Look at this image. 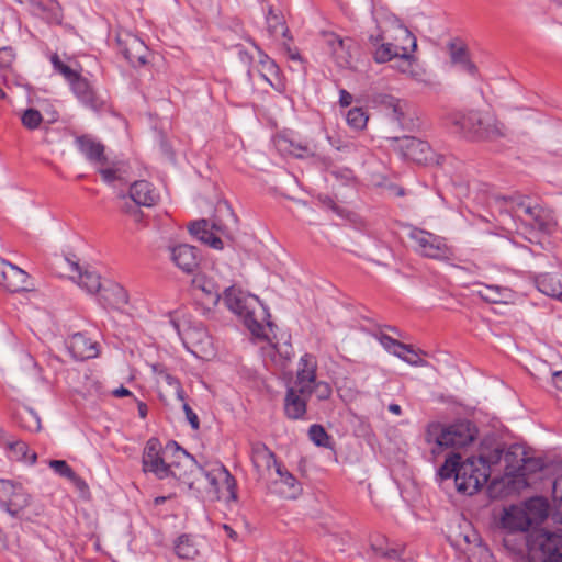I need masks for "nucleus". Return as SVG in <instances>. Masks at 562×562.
Masks as SVG:
<instances>
[{
	"instance_id": "1",
	"label": "nucleus",
	"mask_w": 562,
	"mask_h": 562,
	"mask_svg": "<svg viewBox=\"0 0 562 562\" xmlns=\"http://www.w3.org/2000/svg\"><path fill=\"white\" fill-rule=\"evenodd\" d=\"M375 31L369 34L373 59L379 64L393 60L406 50L417 49L415 35L392 12L380 9L373 14Z\"/></svg>"
},
{
	"instance_id": "2",
	"label": "nucleus",
	"mask_w": 562,
	"mask_h": 562,
	"mask_svg": "<svg viewBox=\"0 0 562 562\" xmlns=\"http://www.w3.org/2000/svg\"><path fill=\"white\" fill-rule=\"evenodd\" d=\"M452 123L461 133L479 140H497L506 136L504 123L491 113L469 111L453 115Z\"/></svg>"
},
{
	"instance_id": "3",
	"label": "nucleus",
	"mask_w": 562,
	"mask_h": 562,
	"mask_svg": "<svg viewBox=\"0 0 562 562\" xmlns=\"http://www.w3.org/2000/svg\"><path fill=\"white\" fill-rule=\"evenodd\" d=\"M257 301L256 296H249L235 286L224 291V303L228 310L244 318L245 325L251 334L258 338H268L263 325L255 317L251 302Z\"/></svg>"
},
{
	"instance_id": "4",
	"label": "nucleus",
	"mask_w": 562,
	"mask_h": 562,
	"mask_svg": "<svg viewBox=\"0 0 562 562\" xmlns=\"http://www.w3.org/2000/svg\"><path fill=\"white\" fill-rule=\"evenodd\" d=\"M166 451H171L175 457L170 476L183 482L192 488L194 483L204 474V469L176 441H169L166 445Z\"/></svg>"
},
{
	"instance_id": "5",
	"label": "nucleus",
	"mask_w": 562,
	"mask_h": 562,
	"mask_svg": "<svg viewBox=\"0 0 562 562\" xmlns=\"http://www.w3.org/2000/svg\"><path fill=\"white\" fill-rule=\"evenodd\" d=\"M488 477V472L475 462L474 457L468 458L461 463L456 474L457 491L473 495L487 482Z\"/></svg>"
},
{
	"instance_id": "6",
	"label": "nucleus",
	"mask_w": 562,
	"mask_h": 562,
	"mask_svg": "<svg viewBox=\"0 0 562 562\" xmlns=\"http://www.w3.org/2000/svg\"><path fill=\"white\" fill-rule=\"evenodd\" d=\"M409 238L415 244V250L424 257L442 260L448 259L451 255L450 248L441 236L424 229L414 228L409 233Z\"/></svg>"
},
{
	"instance_id": "7",
	"label": "nucleus",
	"mask_w": 562,
	"mask_h": 562,
	"mask_svg": "<svg viewBox=\"0 0 562 562\" xmlns=\"http://www.w3.org/2000/svg\"><path fill=\"white\" fill-rule=\"evenodd\" d=\"M166 448L162 450L161 443L157 438H150L144 448L142 456V465L145 473H153L158 480L170 476L172 462L167 463L162 454L167 453Z\"/></svg>"
},
{
	"instance_id": "8",
	"label": "nucleus",
	"mask_w": 562,
	"mask_h": 562,
	"mask_svg": "<svg viewBox=\"0 0 562 562\" xmlns=\"http://www.w3.org/2000/svg\"><path fill=\"white\" fill-rule=\"evenodd\" d=\"M390 138L404 158L422 165L434 160L432 149L427 142L411 136H392Z\"/></svg>"
},
{
	"instance_id": "9",
	"label": "nucleus",
	"mask_w": 562,
	"mask_h": 562,
	"mask_svg": "<svg viewBox=\"0 0 562 562\" xmlns=\"http://www.w3.org/2000/svg\"><path fill=\"white\" fill-rule=\"evenodd\" d=\"M0 285L11 293L34 290L29 273L5 259H0Z\"/></svg>"
},
{
	"instance_id": "10",
	"label": "nucleus",
	"mask_w": 562,
	"mask_h": 562,
	"mask_svg": "<svg viewBox=\"0 0 562 562\" xmlns=\"http://www.w3.org/2000/svg\"><path fill=\"white\" fill-rule=\"evenodd\" d=\"M116 42L121 53L133 67L147 64L148 47L139 37L128 31H121L117 33Z\"/></svg>"
},
{
	"instance_id": "11",
	"label": "nucleus",
	"mask_w": 562,
	"mask_h": 562,
	"mask_svg": "<svg viewBox=\"0 0 562 562\" xmlns=\"http://www.w3.org/2000/svg\"><path fill=\"white\" fill-rule=\"evenodd\" d=\"M0 504L10 515L18 516L30 504V495L21 484L0 480Z\"/></svg>"
},
{
	"instance_id": "12",
	"label": "nucleus",
	"mask_w": 562,
	"mask_h": 562,
	"mask_svg": "<svg viewBox=\"0 0 562 562\" xmlns=\"http://www.w3.org/2000/svg\"><path fill=\"white\" fill-rule=\"evenodd\" d=\"M202 476L207 480L216 498H220V494L225 490L228 493L229 499H237L236 480L224 465H217L210 471L204 470Z\"/></svg>"
},
{
	"instance_id": "13",
	"label": "nucleus",
	"mask_w": 562,
	"mask_h": 562,
	"mask_svg": "<svg viewBox=\"0 0 562 562\" xmlns=\"http://www.w3.org/2000/svg\"><path fill=\"white\" fill-rule=\"evenodd\" d=\"M535 543L542 553V562H562V528L554 532L540 531Z\"/></svg>"
},
{
	"instance_id": "14",
	"label": "nucleus",
	"mask_w": 562,
	"mask_h": 562,
	"mask_svg": "<svg viewBox=\"0 0 562 562\" xmlns=\"http://www.w3.org/2000/svg\"><path fill=\"white\" fill-rule=\"evenodd\" d=\"M448 429L447 425L439 422L428 423L425 427L424 441L428 446L432 460H436L446 449H448Z\"/></svg>"
},
{
	"instance_id": "15",
	"label": "nucleus",
	"mask_w": 562,
	"mask_h": 562,
	"mask_svg": "<svg viewBox=\"0 0 562 562\" xmlns=\"http://www.w3.org/2000/svg\"><path fill=\"white\" fill-rule=\"evenodd\" d=\"M317 371V360L315 356L305 353L301 357L296 373L294 387L303 395H311L312 384L315 383Z\"/></svg>"
},
{
	"instance_id": "16",
	"label": "nucleus",
	"mask_w": 562,
	"mask_h": 562,
	"mask_svg": "<svg viewBox=\"0 0 562 562\" xmlns=\"http://www.w3.org/2000/svg\"><path fill=\"white\" fill-rule=\"evenodd\" d=\"M448 448H462L474 441L477 430L469 420H458L447 425Z\"/></svg>"
},
{
	"instance_id": "17",
	"label": "nucleus",
	"mask_w": 562,
	"mask_h": 562,
	"mask_svg": "<svg viewBox=\"0 0 562 562\" xmlns=\"http://www.w3.org/2000/svg\"><path fill=\"white\" fill-rule=\"evenodd\" d=\"M171 260L187 273H191L199 266V254L195 247L181 244L170 248Z\"/></svg>"
},
{
	"instance_id": "18",
	"label": "nucleus",
	"mask_w": 562,
	"mask_h": 562,
	"mask_svg": "<svg viewBox=\"0 0 562 562\" xmlns=\"http://www.w3.org/2000/svg\"><path fill=\"white\" fill-rule=\"evenodd\" d=\"M68 350L77 360L95 358L99 353L98 344L81 333H76L69 338Z\"/></svg>"
},
{
	"instance_id": "19",
	"label": "nucleus",
	"mask_w": 562,
	"mask_h": 562,
	"mask_svg": "<svg viewBox=\"0 0 562 562\" xmlns=\"http://www.w3.org/2000/svg\"><path fill=\"white\" fill-rule=\"evenodd\" d=\"M380 342L387 351L412 366H424L425 363L409 345L402 344L386 335H381Z\"/></svg>"
},
{
	"instance_id": "20",
	"label": "nucleus",
	"mask_w": 562,
	"mask_h": 562,
	"mask_svg": "<svg viewBox=\"0 0 562 562\" xmlns=\"http://www.w3.org/2000/svg\"><path fill=\"white\" fill-rule=\"evenodd\" d=\"M70 85L74 93L86 106L97 111L103 105V101L97 95L87 79L79 76Z\"/></svg>"
},
{
	"instance_id": "21",
	"label": "nucleus",
	"mask_w": 562,
	"mask_h": 562,
	"mask_svg": "<svg viewBox=\"0 0 562 562\" xmlns=\"http://www.w3.org/2000/svg\"><path fill=\"white\" fill-rule=\"evenodd\" d=\"M311 395H303L299 389L292 386L288 389L284 400V411L289 418L299 419L306 413V400Z\"/></svg>"
},
{
	"instance_id": "22",
	"label": "nucleus",
	"mask_w": 562,
	"mask_h": 562,
	"mask_svg": "<svg viewBox=\"0 0 562 562\" xmlns=\"http://www.w3.org/2000/svg\"><path fill=\"white\" fill-rule=\"evenodd\" d=\"M502 521L504 527L515 531H526L533 526L522 506H512L506 509Z\"/></svg>"
},
{
	"instance_id": "23",
	"label": "nucleus",
	"mask_w": 562,
	"mask_h": 562,
	"mask_svg": "<svg viewBox=\"0 0 562 562\" xmlns=\"http://www.w3.org/2000/svg\"><path fill=\"white\" fill-rule=\"evenodd\" d=\"M330 47L331 55L340 67H347L351 63L350 45L351 40H342L340 36L331 33L327 35L326 40Z\"/></svg>"
},
{
	"instance_id": "24",
	"label": "nucleus",
	"mask_w": 562,
	"mask_h": 562,
	"mask_svg": "<svg viewBox=\"0 0 562 562\" xmlns=\"http://www.w3.org/2000/svg\"><path fill=\"white\" fill-rule=\"evenodd\" d=\"M131 199L138 205L151 206L158 200V194L148 181H135L130 188Z\"/></svg>"
},
{
	"instance_id": "25",
	"label": "nucleus",
	"mask_w": 562,
	"mask_h": 562,
	"mask_svg": "<svg viewBox=\"0 0 562 562\" xmlns=\"http://www.w3.org/2000/svg\"><path fill=\"white\" fill-rule=\"evenodd\" d=\"M154 371L157 373V383L159 386V397L162 402H166V395L164 393L165 387H169L176 394L177 398L180 401H184V392L182 390L181 383L168 373L164 368H160L159 364H155L153 367Z\"/></svg>"
},
{
	"instance_id": "26",
	"label": "nucleus",
	"mask_w": 562,
	"mask_h": 562,
	"mask_svg": "<svg viewBox=\"0 0 562 562\" xmlns=\"http://www.w3.org/2000/svg\"><path fill=\"white\" fill-rule=\"evenodd\" d=\"M251 460L259 473L270 471L273 464H276L274 453L262 442L251 445Z\"/></svg>"
},
{
	"instance_id": "27",
	"label": "nucleus",
	"mask_w": 562,
	"mask_h": 562,
	"mask_svg": "<svg viewBox=\"0 0 562 562\" xmlns=\"http://www.w3.org/2000/svg\"><path fill=\"white\" fill-rule=\"evenodd\" d=\"M76 143L80 151L92 162L104 164V146L92 139L91 137L83 135L76 139Z\"/></svg>"
},
{
	"instance_id": "28",
	"label": "nucleus",
	"mask_w": 562,
	"mask_h": 562,
	"mask_svg": "<svg viewBox=\"0 0 562 562\" xmlns=\"http://www.w3.org/2000/svg\"><path fill=\"white\" fill-rule=\"evenodd\" d=\"M189 232L214 249H223V241L209 229V222L200 220L189 225Z\"/></svg>"
},
{
	"instance_id": "29",
	"label": "nucleus",
	"mask_w": 562,
	"mask_h": 562,
	"mask_svg": "<svg viewBox=\"0 0 562 562\" xmlns=\"http://www.w3.org/2000/svg\"><path fill=\"white\" fill-rule=\"evenodd\" d=\"M451 543L461 552L467 553L470 546L480 542L482 539L476 530L470 524H465L461 529L450 536Z\"/></svg>"
},
{
	"instance_id": "30",
	"label": "nucleus",
	"mask_w": 562,
	"mask_h": 562,
	"mask_svg": "<svg viewBox=\"0 0 562 562\" xmlns=\"http://www.w3.org/2000/svg\"><path fill=\"white\" fill-rule=\"evenodd\" d=\"M370 548L375 555L387 560L401 559L403 553V547L390 548L387 539L381 535L371 538Z\"/></svg>"
},
{
	"instance_id": "31",
	"label": "nucleus",
	"mask_w": 562,
	"mask_h": 562,
	"mask_svg": "<svg viewBox=\"0 0 562 562\" xmlns=\"http://www.w3.org/2000/svg\"><path fill=\"white\" fill-rule=\"evenodd\" d=\"M535 283L543 294L562 301V284L555 276L550 273L539 274L536 277Z\"/></svg>"
},
{
	"instance_id": "32",
	"label": "nucleus",
	"mask_w": 562,
	"mask_h": 562,
	"mask_svg": "<svg viewBox=\"0 0 562 562\" xmlns=\"http://www.w3.org/2000/svg\"><path fill=\"white\" fill-rule=\"evenodd\" d=\"M102 300L111 307L122 310L128 304V293L120 284H111L101 294Z\"/></svg>"
},
{
	"instance_id": "33",
	"label": "nucleus",
	"mask_w": 562,
	"mask_h": 562,
	"mask_svg": "<svg viewBox=\"0 0 562 562\" xmlns=\"http://www.w3.org/2000/svg\"><path fill=\"white\" fill-rule=\"evenodd\" d=\"M532 525L541 524L549 514V504L543 497H532L525 502L524 506Z\"/></svg>"
},
{
	"instance_id": "34",
	"label": "nucleus",
	"mask_w": 562,
	"mask_h": 562,
	"mask_svg": "<svg viewBox=\"0 0 562 562\" xmlns=\"http://www.w3.org/2000/svg\"><path fill=\"white\" fill-rule=\"evenodd\" d=\"M525 213L529 218L526 223L532 228L542 233H551L554 224L552 221L538 207L527 206Z\"/></svg>"
},
{
	"instance_id": "35",
	"label": "nucleus",
	"mask_w": 562,
	"mask_h": 562,
	"mask_svg": "<svg viewBox=\"0 0 562 562\" xmlns=\"http://www.w3.org/2000/svg\"><path fill=\"white\" fill-rule=\"evenodd\" d=\"M74 272L78 273V284L89 293H97L101 290L100 276L93 271H82L77 262L70 263Z\"/></svg>"
},
{
	"instance_id": "36",
	"label": "nucleus",
	"mask_w": 562,
	"mask_h": 562,
	"mask_svg": "<svg viewBox=\"0 0 562 562\" xmlns=\"http://www.w3.org/2000/svg\"><path fill=\"white\" fill-rule=\"evenodd\" d=\"M274 486L278 487V493L289 499H295L302 493V487L296 477L293 474H284L283 479H279L274 482Z\"/></svg>"
},
{
	"instance_id": "37",
	"label": "nucleus",
	"mask_w": 562,
	"mask_h": 562,
	"mask_svg": "<svg viewBox=\"0 0 562 562\" xmlns=\"http://www.w3.org/2000/svg\"><path fill=\"white\" fill-rule=\"evenodd\" d=\"M194 290H200L210 299L212 304H217L221 299L220 288L215 282L203 274L195 276L192 280Z\"/></svg>"
},
{
	"instance_id": "38",
	"label": "nucleus",
	"mask_w": 562,
	"mask_h": 562,
	"mask_svg": "<svg viewBox=\"0 0 562 562\" xmlns=\"http://www.w3.org/2000/svg\"><path fill=\"white\" fill-rule=\"evenodd\" d=\"M477 293L484 301L493 304L504 303L512 296L507 288L498 285H482Z\"/></svg>"
},
{
	"instance_id": "39",
	"label": "nucleus",
	"mask_w": 562,
	"mask_h": 562,
	"mask_svg": "<svg viewBox=\"0 0 562 562\" xmlns=\"http://www.w3.org/2000/svg\"><path fill=\"white\" fill-rule=\"evenodd\" d=\"M504 449L499 446H495L492 449H484L479 457H474L476 463L480 467H484L488 472V476L492 473L493 467L499 464L503 459Z\"/></svg>"
},
{
	"instance_id": "40",
	"label": "nucleus",
	"mask_w": 562,
	"mask_h": 562,
	"mask_svg": "<svg viewBox=\"0 0 562 562\" xmlns=\"http://www.w3.org/2000/svg\"><path fill=\"white\" fill-rule=\"evenodd\" d=\"M450 57L453 64L461 65L464 70L470 74H475L476 67L473 63L470 61L468 50L462 45H457L456 43L449 44Z\"/></svg>"
},
{
	"instance_id": "41",
	"label": "nucleus",
	"mask_w": 562,
	"mask_h": 562,
	"mask_svg": "<svg viewBox=\"0 0 562 562\" xmlns=\"http://www.w3.org/2000/svg\"><path fill=\"white\" fill-rule=\"evenodd\" d=\"M461 460V456L459 453H450L445 463L439 468L438 470V477L442 481V480H447V479H450V477H454L456 479V474L458 473L459 471V467L461 465L462 462H460Z\"/></svg>"
},
{
	"instance_id": "42",
	"label": "nucleus",
	"mask_w": 562,
	"mask_h": 562,
	"mask_svg": "<svg viewBox=\"0 0 562 562\" xmlns=\"http://www.w3.org/2000/svg\"><path fill=\"white\" fill-rule=\"evenodd\" d=\"M20 426L24 429L35 432L41 430V419L38 415L31 408H23L19 415Z\"/></svg>"
},
{
	"instance_id": "43",
	"label": "nucleus",
	"mask_w": 562,
	"mask_h": 562,
	"mask_svg": "<svg viewBox=\"0 0 562 562\" xmlns=\"http://www.w3.org/2000/svg\"><path fill=\"white\" fill-rule=\"evenodd\" d=\"M415 50H406V52H402L398 55L394 56V58H393V60H395L394 68L397 69L402 74L413 77L415 75L413 66L416 60L415 56L413 54Z\"/></svg>"
},
{
	"instance_id": "44",
	"label": "nucleus",
	"mask_w": 562,
	"mask_h": 562,
	"mask_svg": "<svg viewBox=\"0 0 562 562\" xmlns=\"http://www.w3.org/2000/svg\"><path fill=\"white\" fill-rule=\"evenodd\" d=\"M464 554L469 562H493V555L488 548L482 543V540L470 546Z\"/></svg>"
},
{
	"instance_id": "45",
	"label": "nucleus",
	"mask_w": 562,
	"mask_h": 562,
	"mask_svg": "<svg viewBox=\"0 0 562 562\" xmlns=\"http://www.w3.org/2000/svg\"><path fill=\"white\" fill-rule=\"evenodd\" d=\"M524 456L525 452L518 446H513L507 451H504L503 459L506 463V469L508 470V472L522 470L521 457Z\"/></svg>"
},
{
	"instance_id": "46",
	"label": "nucleus",
	"mask_w": 562,
	"mask_h": 562,
	"mask_svg": "<svg viewBox=\"0 0 562 562\" xmlns=\"http://www.w3.org/2000/svg\"><path fill=\"white\" fill-rule=\"evenodd\" d=\"M175 551L177 555L182 559H191L198 553V549L192 542V539L187 535H182L177 539Z\"/></svg>"
},
{
	"instance_id": "47",
	"label": "nucleus",
	"mask_w": 562,
	"mask_h": 562,
	"mask_svg": "<svg viewBox=\"0 0 562 562\" xmlns=\"http://www.w3.org/2000/svg\"><path fill=\"white\" fill-rule=\"evenodd\" d=\"M9 449L18 461L29 462L30 464L36 462L37 454L35 452L29 454V447L24 441L10 442Z\"/></svg>"
},
{
	"instance_id": "48",
	"label": "nucleus",
	"mask_w": 562,
	"mask_h": 562,
	"mask_svg": "<svg viewBox=\"0 0 562 562\" xmlns=\"http://www.w3.org/2000/svg\"><path fill=\"white\" fill-rule=\"evenodd\" d=\"M266 19L270 34L276 35L282 33L283 36L286 35L289 30L285 27V22L281 14H277L273 9L270 8Z\"/></svg>"
},
{
	"instance_id": "49",
	"label": "nucleus",
	"mask_w": 562,
	"mask_h": 562,
	"mask_svg": "<svg viewBox=\"0 0 562 562\" xmlns=\"http://www.w3.org/2000/svg\"><path fill=\"white\" fill-rule=\"evenodd\" d=\"M407 103L403 100L402 103L395 105L390 112L386 113L387 117L402 130H407L409 120L406 116Z\"/></svg>"
},
{
	"instance_id": "50",
	"label": "nucleus",
	"mask_w": 562,
	"mask_h": 562,
	"mask_svg": "<svg viewBox=\"0 0 562 562\" xmlns=\"http://www.w3.org/2000/svg\"><path fill=\"white\" fill-rule=\"evenodd\" d=\"M346 120L352 128L361 130L368 122V115L361 108H353L348 111Z\"/></svg>"
},
{
	"instance_id": "51",
	"label": "nucleus",
	"mask_w": 562,
	"mask_h": 562,
	"mask_svg": "<svg viewBox=\"0 0 562 562\" xmlns=\"http://www.w3.org/2000/svg\"><path fill=\"white\" fill-rule=\"evenodd\" d=\"M308 437L318 447H329L330 437L321 425H312L308 429Z\"/></svg>"
},
{
	"instance_id": "52",
	"label": "nucleus",
	"mask_w": 562,
	"mask_h": 562,
	"mask_svg": "<svg viewBox=\"0 0 562 562\" xmlns=\"http://www.w3.org/2000/svg\"><path fill=\"white\" fill-rule=\"evenodd\" d=\"M22 124L29 130L37 128L43 122V116L40 111L31 108L24 111L21 116Z\"/></svg>"
},
{
	"instance_id": "53",
	"label": "nucleus",
	"mask_w": 562,
	"mask_h": 562,
	"mask_svg": "<svg viewBox=\"0 0 562 562\" xmlns=\"http://www.w3.org/2000/svg\"><path fill=\"white\" fill-rule=\"evenodd\" d=\"M52 64L59 74H61L70 83L75 80V78L79 77L75 70H72L69 66L65 65L58 57L57 54H54L50 58Z\"/></svg>"
},
{
	"instance_id": "54",
	"label": "nucleus",
	"mask_w": 562,
	"mask_h": 562,
	"mask_svg": "<svg viewBox=\"0 0 562 562\" xmlns=\"http://www.w3.org/2000/svg\"><path fill=\"white\" fill-rule=\"evenodd\" d=\"M279 146L295 157H303L304 154H310V149L306 146L294 144L292 140L282 139Z\"/></svg>"
},
{
	"instance_id": "55",
	"label": "nucleus",
	"mask_w": 562,
	"mask_h": 562,
	"mask_svg": "<svg viewBox=\"0 0 562 562\" xmlns=\"http://www.w3.org/2000/svg\"><path fill=\"white\" fill-rule=\"evenodd\" d=\"M260 65L262 69L259 70L260 76L267 80L270 85H272L269 75L277 74V65L270 59L267 55H261Z\"/></svg>"
},
{
	"instance_id": "56",
	"label": "nucleus",
	"mask_w": 562,
	"mask_h": 562,
	"mask_svg": "<svg viewBox=\"0 0 562 562\" xmlns=\"http://www.w3.org/2000/svg\"><path fill=\"white\" fill-rule=\"evenodd\" d=\"M331 392V386L325 381H316L311 387V395L314 393L321 401L329 398Z\"/></svg>"
},
{
	"instance_id": "57",
	"label": "nucleus",
	"mask_w": 562,
	"mask_h": 562,
	"mask_svg": "<svg viewBox=\"0 0 562 562\" xmlns=\"http://www.w3.org/2000/svg\"><path fill=\"white\" fill-rule=\"evenodd\" d=\"M49 467L60 476L69 479L75 472L64 460H50Z\"/></svg>"
},
{
	"instance_id": "58",
	"label": "nucleus",
	"mask_w": 562,
	"mask_h": 562,
	"mask_svg": "<svg viewBox=\"0 0 562 562\" xmlns=\"http://www.w3.org/2000/svg\"><path fill=\"white\" fill-rule=\"evenodd\" d=\"M552 496L557 509L562 513V475L553 482Z\"/></svg>"
},
{
	"instance_id": "59",
	"label": "nucleus",
	"mask_w": 562,
	"mask_h": 562,
	"mask_svg": "<svg viewBox=\"0 0 562 562\" xmlns=\"http://www.w3.org/2000/svg\"><path fill=\"white\" fill-rule=\"evenodd\" d=\"M521 462H522V470H521L522 474H525L527 471L535 472V471L541 470L543 467V462L541 460L528 458V457H526V454L524 457H521Z\"/></svg>"
},
{
	"instance_id": "60",
	"label": "nucleus",
	"mask_w": 562,
	"mask_h": 562,
	"mask_svg": "<svg viewBox=\"0 0 562 562\" xmlns=\"http://www.w3.org/2000/svg\"><path fill=\"white\" fill-rule=\"evenodd\" d=\"M378 102L383 105L386 110V113L390 112L392 109L395 108V105L398 106L400 103L403 102V100L397 99L390 94H381L378 97Z\"/></svg>"
},
{
	"instance_id": "61",
	"label": "nucleus",
	"mask_w": 562,
	"mask_h": 562,
	"mask_svg": "<svg viewBox=\"0 0 562 562\" xmlns=\"http://www.w3.org/2000/svg\"><path fill=\"white\" fill-rule=\"evenodd\" d=\"M14 60L13 49L9 46L0 47V67H10Z\"/></svg>"
},
{
	"instance_id": "62",
	"label": "nucleus",
	"mask_w": 562,
	"mask_h": 562,
	"mask_svg": "<svg viewBox=\"0 0 562 562\" xmlns=\"http://www.w3.org/2000/svg\"><path fill=\"white\" fill-rule=\"evenodd\" d=\"M182 408L184 411L187 420L189 422L191 427L194 430H198L200 427V422H199L198 415L193 412V409L190 407V405L188 403H183Z\"/></svg>"
},
{
	"instance_id": "63",
	"label": "nucleus",
	"mask_w": 562,
	"mask_h": 562,
	"mask_svg": "<svg viewBox=\"0 0 562 562\" xmlns=\"http://www.w3.org/2000/svg\"><path fill=\"white\" fill-rule=\"evenodd\" d=\"M75 486L77 490H79L82 494H88L89 493V486L88 484L86 483V481L83 479H81L79 475H77L75 472L72 473V475L68 479Z\"/></svg>"
},
{
	"instance_id": "64",
	"label": "nucleus",
	"mask_w": 562,
	"mask_h": 562,
	"mask_svg": "<svg viewBox=\"0 0 562 562\" xmlns=\"http://www.w3.org/2000/svg\"><path fill=\"white\" fill-rule=\"evenodd\" d=\"M351 102H352V95L348 91L341 89L339 92L340 105L346 108V106H349L351 104Z\"/></svg>"
}]
</instances>
